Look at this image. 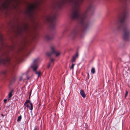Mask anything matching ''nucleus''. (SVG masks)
<instances>
[{
    "mask_svg": "<svg viewBox=\"0 0 130 130\" xmlns=\"http://www.w3.org/2000/svg\"><path fill=\"white\" fill-rule=\"evenodd\" d=\"M78 56V53H77L76 54L74 55L72 59L71 62H74L75 61L77 57Z\"/></svg>",
    "mask_w": 130,
    "mask_h": 130,
    "instance_id": "nucleus-13",
    "label": "nucleus"
},
{
    "mask_svg": "<svg viewBox=\"0 0 130 130\" xmlns=\"http://www.w3.org/2000/svg\"><path fill=\"white\" fill-rule=\"evenodd\" d=\"M7 100L8 101V100H7V99H4V102H6L7 101Z\"/></svg>",
    "mask_w": 130,
    "mask_h": 130,
    "instance_id": "nucleus-27",
    "label": "nucleus"
},
{
    "mask_svg": "<svg viewBox=\"0 0 130 130\" xmlns=\"http://www.w3.org/2000/svg\"><path fill=\"white\" fill-rule=\"evenodd\" d=\"M0 41L3 43V36L0 34Z\"/></svg>",
    "mask_w": 130,
    "mask_h": 130,
    "instance_id": "nucleus-15",
    "label": "nucleus"
},
{
    "mask_svg": "<svg viewBox=\"0 0 130 130\" xmlns=\"http://www.w3.org/2000/svg\"><path fill=\"white\" fill-rule=\"evenodd\" d=\"M39 60V59L38 58L34 59L31 66L32 68L35 73H41L40 71H37V70L38 68V63Z\"/></svg>",
    "mask_w": 130,
    "mask_h": 130,
    "instance_id": "nucleus-5",
    "label": "nucleus"
},
{
    "mask_svg": "<svg viewBox=\"0 0 130 130\" xmlns=\"http://www.w3.org/2000/svg\"><path fill=\"white\" fill-rule=\"evenodd\" d=\"M53 36L52 35L47 34L46 35L45 37V39L47 40H49L52 39Z\"/></svg>",
    "mask_w": 130,
    "mask_h": 130,
    "instance_id": "nucleus-10",
    "label": "nucleus"
},
{
    "mask_svg": "<svg viewBox=\"0 0 130 130\" xmlns=\"http://www.w3.org/2000/svg\"><path fill=\"white\" fill-rule=\"evenodd\" d=\"M77 32L76 30V29H74L71 32L69 35L68 36L70 38L73 39L76 37Z\"/></svg>",
    "mask_w": 130,
    "mask_h": 130,
    "instance_id": "nucleus-9",
    "label": "nucleus"
},
{
    "mask_svg": "<svg viewBox=\"0 0 130 130\" xmlns=\"http://www.w3.org/2000/svg\"><path fill=\"white\" fill-rule=\"evenodd\" d=\"M128 12V10L126 6L124 9L123 13L118 17V25L117 29L118 31H124L123 38L126 41L128 40L130 38V29L127 26L126 21Z\"/></svg>",
    "mask_w": 130,
    "mask_h": 130,
    "instance_id": "nucleus-2",
    "label": "nucleus"
},
{
    "mask_svg": "<svg viewBox=\"0 0 130 130\" xmlns=\"http://www.w3.org/2000/svg\"><path fill=\"white\" fill-rule=\"evenodd\" d=\"M30 101L29 100H26V102H25V103L24 104V105L25 106H26V104H29L30 103Z\"/></svg>",
    "mask_w": 130,
    "mask_h": 130,
    "instance_id": "nucleus-16",
    "label": "nucleus"
},
{
    "mask_svg": "<svg viewBox=\"0 0 130 130\" xmlns=\"http://www.w3.org/2000/svg\"><path fill=\"white\" fill-rule=\"evenodd\" d=\"M23 29H20V33H21V31Z\"/></svg>",
    "mask_w": 130,
    "mask_h": 130,
    "instance_id": "nucleus-28",
    "label": "nucleus"
},
{
    "mask_svg": "<svg viewBox=\"0 0 130 130\" xmlns=\"http://www.w3.org/2000/svg\"><path fill=\"white\" fill-rule=\"evenodd\" d=\"M27 78L28 79H29V77H28V76H27Z\"/></svg>",
    "mask_w": 130,
    "mask_h": 130,
    "instance_id": "nucleus-29",
    "label": "nucleus"
},
{
    "mask_svg": "<svg viewBox=\"0 0 130 130\" xmlns=\"http://www.w3.org/2000/svg\"><path fill=\"white\" fill-rule=\"evenodd\" d=\"M95 72V69L94 68H93L91 70V72L92 73H94Z\"/></svg>",
    "mask_w": 130,
    "mask_h": 130,
    "instance_id": "nucleus-18",
    "label": "nucleus"
},
{
    "mask_svg": "<svg viewBox=\"0 0 130 130\" xmlns=\"http://www.w3.org/2000/svg\"><path fill=\"white\" fill-rule=\"evenodd\" d=\"M38 76V77H39L40 75H41V74H39V73H38V74H36Z\"/></svg>",
    "mask_w": 130,
    "mask_h": 130,
    "instance_id": "nucleus-23",
    "label": "nucleus"
},
{
    "mask_svg": "<svg viewBox=\"0 0 130 130\" xmlns=\"http://www.w3.org/2000/svg\"><path fill=\"white\" fill-rule=\"evenodd\" d=\"M34 130H39V129L38 127H35Z\"/></svg>",
    "mask_w": 130,
    "mask_h": 130,
    "instance_id": "nucleus-24",
    "label": "nucleus"
},
{
    "mask_svg": "<svg viewBox=\"0 0 130 130\" xmlns=\"http://www.w3.org/2000/svg\"><path fill=\"white\" fill-rule=\"evenodd\" d=\"M74 65L75 64H72L71 67V69H73V68L74 66Z\"/></svg>",
    "mask_w": 130,
    "mask_h": 130,
    "instance_id": "nucleus-20",
    "label": "nucleus"
},
{
    "mask_svg": "<svg viewBox=\"0 0 130 130\" xmlns=\"http://www.w3.org/2000/svg\"><path fill=\"white\" fill-rule=\"evenodd\" d=\"M54 60L52 58H51V61L52 62H53L54 61Z\"/></svg>",
    "mask_w": 130,
    "mask_h": 130,
    "instance_id": "nucleus-21",
    "label": "nucleus"
},
{
    "mask_svg": "<svg viewBox=\"0 0 130 130\" xmlns=\"http://www.w3.org/2000/svg\"><path fill=\"white\" fill-rule=\"evenodd\" d=\"M21 118L22 117L21 115H20V116H19L17 119V121H20L21 120Z\"/></svg>",
    "mask_w": 130,
    "mask_h": 130,
    "instance_id": "nucleus-17",
    "label": "nucleus"
},
{
    "mask_svg": "<svg viewBox=\"0 0 130 130\" xmlns=\"http://www.w3.org/2000/svg\"><path fill=\"white\" fill-rule=\"evenodd\" d=\"M2 63L6 66L10 65V60L8 56L7 55L4 58H0V64Z\"/></svg>",
    "mask_w": 130,
    "mask_h": 130,
    "instance_id": "nucleus-7",
    "label": "nucleus"
},
{
    "mask_svg": "<svg viewBox=\"0 0 130 130\" xmlns=\"http://www.w3.org/2000/svg\"><path fill=\"white\" fill-rule=\"evenodd\" d=\"M80 93L82 97L83 98H85L86 97V95L85 93L84 92L83 90H80Z\"/></svg>",
    "mask_w": 130,
    "mask_h": 130,
    "instance_id": "nucleus-14",
    "label": "nucleus"
},
{
    "mask_svg": "<svg viewBox=\"0 0 130 130\" xmlns=\"http://www.w3.org/2000/svg\"><path fill=\"white\" fill-rule=\"evenodd\" d=\"M26 106L31 110V111L32 110L33 106L31 103H30L29 104H27Z\"/></svg>",
    "mask_w": 130,
    "mask_h": 130,
    "instance_id": "nucleus-12",
    "label": "nucleus"
},
{
    "mask_svg": "<svg viewBox=\"0 0 130 130\" xmlns=\"http://www.w3.org/2000/svg\"><path fill=\"white\" fill-rule=\"evenodd\" d=\"M12 0H5L4 2L0 1V10L3 12L4 11L7 12L9 8Z\"/></svg>",
    "mask_w": 130,
    "mask_h": 130,
    "instance_id": "nucleus-3",
    "label": "nucleus"
},
{
    "mask_svg": "<svg viewBox=\"0 0 130 130\" xmlns=\"http://www.w3.org/2000/svg\"><path fill=\"white\" fill-rule=\"evenodd\" d=\"M50 66H51V63H49L48 64V66L47 67L48 68H49V67H50Z\"/></svg>",
    "mask_w": 130,
    "mask_h": 130,
    "instance_id": "nucleus-26",
    "label": "nucleus"
},
{
    "mask_svg": "<svg viewBox=\"0 0 130 130\" xmlns=\"http://www.w3.org/2000/svg\"><path fill=\"white\" fill-rule=\"evenodd\" d=\"M128 94V92L127 91H126V92L125 94V97H126L127 96Z\"/></svg>",
    "mask_w": 130,
    "mask_h": 130,
    "instance_id": "nucleus-22",
    "label": "nucleus"
},
{
    "mask_svg": "<svg viewBox=\"0 0 130 130\" xmlns=\"http://www.w3.org/2000/svg\"><path fill=\"white\" fill-rule=\"evenodd\" d=\"M66 3L71 4L73 9L70 17L72 20H78L81 25L82 35L89 26V22L87 16V12L82 14L79 8L80 2L79 0H62L60 3V6H63Z\"/></svg>",
    "mask_w": 130,
    "mask_h": 130,
    "instance_id": "nucleus-1",
    "label": "nucleus"
},
{
    "mask_svg": "<svg viewBox=\"0 0 130 130\" xmlns=\"http://www.w3.org/2000/svg\"><path fill=\"white\" fill-rule=\"evenodd\" d=\"M25 30H26L27 29V26H25Z\"/></svg>",
    "mask_w": 130,
    "mask_h": 130,
    "instance_id": "nucleus-25",
    "label": "nucleus"
},
{
    "mask_svg": "<svg viewBox=\"0 0 130 130\" xmlns=\"http://www.w3.org/2000/svg\"><path fill=\"white\" fill-rule=\"evenodd\" d=\"M13 92V90H11L8 94V97L7 98L8 101H9L11 99V97L12 96V93Z\"/></svg>",
    "mask_w": 130,
    "mask_h": 130,
    "instance_id": "nucleus-11",
    "label": "nucleus"
},
{
    "mask_svg": "<svg viewBox=\"0 0 130 130\" xmlns=\"http://www.w3.org/2000/svg\"><path fill=\"white\" fill-rule=\"evenodd\" d=\"M47 21L50 24L51 28L54 29L55 28V24L56 20V17L55 15L49 16L46 18Z\"/></svg>",
    "mask_w": 130,
    "mask_h": 130,
    "instance_id": "nucleus-4",
    "label": "nucleus"
},
{
    "mask_svg": "<svg viewBox=\"0 0 130 130\" xmlns=\"http://www.w3.org/2000/svg\"><path fill=\"white\" fill-rule=\"evenodd\" d=\"M50 49L52 51V52H48L46 53V55L48 57L51 56L53 54L55 55L56 57H57L60 54V53L56 50L53 46H51Z\"/></svg>",
    "mask_w": 130,
    "mask_h": 130,
    "instance_id": "nucleus-6",
    "label": "nucleus"
},
{
    "mask_svg": "<svg viewBox=\"0 0 130 130\" xmlns=\"http://www.w3.org/2000/svg\"><path fill=\"white\" fill-rule=\"evenodd\" d=\"M38 6L37 4H33L28 7V12L31 14L34 11L38 9Z\"/></svg>",
    "mask_w": 130,
    "mask_h": 130,
    "instance_id": "nucleus-8",
    "label": "nucleus"
},
{
    "mask_svg": "<svg viewBox=\"0 0 130 130\" xmlns=\"http://www.w3.org/2000/svg\"><path fill=\"white\" fill-rule=\"evenodd\" d=\"M92 8V7L91 6H90L89 7L88 9V11L89 10H91Z\"/></svg>",
    "mask_w": 130,
    "mask_h": 130,
    "instance_id": "nucleus-19",
    "label": "nucleus"
},
{
    "mask_svg": "<svg viewBox=\"0 0 130 130\" xmlns=\"http://www.w3.org/2000/svg\"><path fill=\"white\" fill-rule=\"evenodd\" d=\"M87 76H88V78H89V74H87Z\"/></svg>",
    "mask_w": 130,
    "mask_h": 130,
    "instance_id": "nucleus-30",
    "label": "nucleus"
}]
</instances>
